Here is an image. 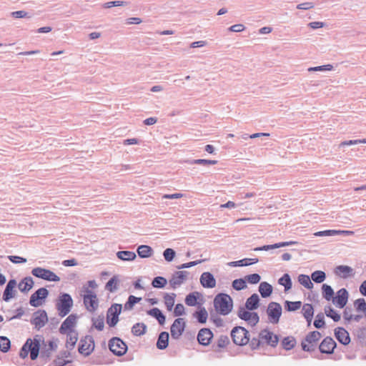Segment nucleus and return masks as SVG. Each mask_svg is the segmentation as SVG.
<instances>
[{"instance_id":"393cba45","label":"nucleus","mask_w":366,"mask_h":366,"mask_svg":"<svg viewBox=\"0 0 366 366\" xmlns=\"http://www.w3.org/2000/svg\"><path fill=\"white\" fill-rule=\"evenodd\" d=\"M335 335L340 343L347 345L350 342L348 332L343 327H337L335 330Z\"/></svg>"},{"instance_id":"e2e57ef3","label":"nucleus","mask_w":366,"mask_h":366,"mask_svg":"<svg viewBox=\"0 0 366 366\" xmlns=\"http://www.w3.org/2000/svg\"><path fill=\"white\" fill-rule=\"evenodd\" d=\"M204 261V259H198V260H196V261H192V262L184 263V264H182L180 265H178L177 267V268L178 269H183L190 268L192 267L196 266V265L202 263Z\"/></svg>"},{"instance_id":"6e6d98bb","label":"nucleus","mask_w":366,"mask_h":366,"mask_svg":"<svg viewBox=\"0 0 366 366\" xmlns=\"http://www.w3.org/2000/svg\"><path fill=\"white\" fill-rule=\"evenodd\" d=\"M176 255V252L172 248H167L163 252V256L167 262H172Z\"/></svg>"},{"instance_id":"39448f33","label":"nucleus","mask_w":366,"mask_h":366,"mask_svg":"<svg viewBox=\"0 0 366 366\" xmlns=\"http://www.w3.org/2000/svg\"><path fill=\"white\" fill-rule=\"evenodd\" d=\"M321 337V333L318 331L309 332L301 343L302 350L306 352L315 351Z\"/></svg>"},{"instance_id":"09e8293b","label":"nucleus","mask_w":366,"mask_h":366,"mask_svg":"<svg viewBox=\"0 0 366 366\" xmlns=\"http://www.w3.org/2000/svg\"><path fill=\"white\" fill-rule=\"evenodd\" d=\"M232 287L237 291L247 288V283L244 277L234 280L232 282Z\"/></svg>"},{"instance_id":"a211bd4d","label":"nucleus","mask_w":366,"mask_h":366,"mask_svg":"<svg viewBox=\"0 0 366 366\" xmlns=\"http://www.w3.org/2000/svg\"><path fill=\"white\" fill-rule=\"evenodd\" d=\"M349 294L346 289L342 288L337 292L336 296L333 297V304L342 309L345 307L348 301Z\"/></svg>"},{"instance_id":"1a4fd4ad","label":"nucleus","mask_w":366,"mask_h":366,"mask_svg":"<svg viewBox=\"0 0 366 366\" xmlns=\"http://www.w3.org/2000/svg\"><path fill=\"white\" fill-rule=\"evenodd\" d=\"M122 306L120 304H113L108 309L107 313V323L109 327H114L119 321V315L121 313Z\"/></svg>"},{"instance_id":"7c9ffc66","label":"nucleus","mask_w":366,"mask_h":366,"mask_svg":"<svg viewBox=\"0 0 366 366\" xmlns=\"http://www.w3.org/2000/svg\"><path fill=\"white\" fill-rule=\"evenodd\" d=\"M169 335L167 332H162L158 336L157 347L159 350H164L168 347Z\"/></svg>"},{"instance_id":"f8f14e48","label":"nucleus","mask_w":366,"mask_h":366,"mask_svg":"<svg viewBox=\"0 0 366 366\" xmlns=\"http://www.w3.org/2000/svg\"><path fill=\"white\" fill-rule=\"evenodd\" d=\"M94 349V340L90 335H86L80 340L78 351L84 356L89 355Z\"/></svg>"},{"instance_id":"a19ab883","label":"nucleus","mask_w":366,"mask_h":366,"mask_svg":"<svg viewBox=\"0 0 366 366\" xmlns=\"http://www.w3.org/2000/svg\"><path fill=\"white\" fill-rule=\"evenodd\" d=\"M298 282L307 289L310 290L313 288V283L311 282L310 277L307 274H300L298 276Z\"/></svg>"},{"instance_id":"c756f323","label":"nucleus","mask_w":366,"mask_h":366,"mask_svg":"<svg viewBox=\"0 0 366 366\" xmlns=\"http://www.w3.org/2000/svg\"><path fill=\"white\" fill-rule=\"evenodd\" d=\"M147 314L155 318L160 325H163L165 323L166 317L159 308L154 307L148 310Z\"/></svg>"},{"instance_id":"bf43d9fd","label":"nucleus","mask_w":366,"mask_h":366,"mask_svg":"<svg viewBox=\"0 0 366 366\" xmlns=\"http://www.w3.org/2000/svg\"><path fill=\"white\" fill-rule=\"evenodd\" d=\"M137 303V297L134 295H130L128 298L127 302L124 305V310H129L132 309L134 305Z\"/></svg>"},{"instance_id":"4d7b16f0","label":"nucleus","mask_w":366,"mask_h":366,"mask_svg":"<svg viewBox=\"0 0 366 366\" xmlns=\"http://www.w3.org/2000/svg\"><path fill=\"white\" fill-rule=\"evenodd\" d=\"M229 343V339L227 335H220L217 342L218 348H224Z\"/></svg>"},{"instance_id":"c9c22d12","label":"nucleus","mask_w":366,"mask_h":366,"mask_svg":"<svg viewBox=\"0 0 366 366\" xmlns=\"http://www.w3.org/2000/svg\"><path fill=\"white\" fill-rule=\"evenodd\" d=\"M278 283L285 287V291L287 292L292 288V280L289 274H284L278 280Z\"/></svg>"},{"instance_id":"cd10ccee","label":"nucleus","mask_w":366,"mask_h":366,"mask_svg":"<svg viewBox=\"0 0 366 366\" xmlns=\"http://www.w3.org/2000/svg\"><path fill=\"white\" fill-rule=\"evenodd\" d=\"M66 334V347L68 350H71L74 348V346L78 340V333L75 330H71Z\"/></svg>"},{"instance_id":"13d9d810","label":"nucleus","mask_w":366,"mask_h":366,"mask_svg":"<svg viewBox=\"0 0 366 366\" xmlns=\"http://www.w3.org/2000/svg\"><path fill=\"white\" fill-rule=\"evenodd\" d=\"M333 69V66L332 64H326L322 66H318L315 67H310L308 69L309 71H331Z\"/></svg>"},{"instance_id":"a878e982","label":"nucleus","mask_w":366,"mask_h":366,"mask_svg":"<svg viewBox=\"0 0 366 366\" xmlns=\"http://www.w3.org/2000/svg\"><path fill=\"white\" fill-rule=\"evenodd\" d=\"M298 242L296 241H289V242H282L275 243L274 244H267L264 245L262 247H255L254 249V251H268L273 249H277L280 247H287V246H291L297 244Z\"/></svg>"},{"instance_id":"49530a36","label":"nucleus","mask_w":366,"mask_h":366,"mask_svg":"<svg viewBox=\"0 0 366 366\" xmlns=\"http://www.w3.org/2000/svg\"><path fill=\"white\" fill-rule=\"evenodd\" d=\"M302 302L300 301H285V308L288 312H293L299 310L301 307Z\"/></svg>"},{"instance_id":"473e14b6","label":"nucleus","mask_w":366,"mask_h":366,"mask_svg":"<svg viewBox=\"0 0 366 366\" xmlns=\"http://www.w3.org/2000/svg\"><path fill=\"white\" fill-rule=\"evenodd\" d=\"M272 287L267 282H262L259 285V292L263 298L269 297L272 293Z\"/></svg>"},{"instance_id":"72a5a7b5","label":"nucleus","mask_w":366,"mask_h":366,"mask_svg":"<svg viewBox=\"0 0 366 366\" xmlns=\"http://www.w3.org/2000/svg\"><path fill=\"white\" fill-rule=\"evenodd\" d=\"M193 317L197 319L198 322L204 324L207 322L208 313L204 307H201L193 314Z\"/></svg>"},{"instance_id":"37998d69","label":"nucleus","mask_w":366,"mask_h":366,"mask_svg":"<svg viewBox=\"0 0 366 366\" xmlns=\"http://www.w3.org/2000/svg\"><path fill=\"white\" fill-rule=\"evenodd\" d=\"M311 279L315 283H322L326 279V274L321 270H316L311 274Z\"/></svg>"},{"instance_id":"69168bd1","label":"nucleus","mask_w":366,"mask_h":366,"mask_svg":"<svg viewBox=\"0 0 366 366\" xmlns=\"http://www.w3.org/2000/svg\"><path fill=\"white\" fill-rule=\"evenodd\" d=\"M335 234H339V232L335 229H327L324 231L317 232L314 234L316 237H322V236H332Z\"/></svg>"},{"instance_id":"c85d7f7f","label":"nucleus","mask_w":366,"mask_h":366,"mask_svg":"<svg viewBox=\"0 0 366 366\" xmlns=\"http://www.w3.org/2000/svg\"><path fill=\"white\" fill-rule=\"evenodd\" d=\"M34 280L31 277H24L18 285L19 290L24 293L28 292L34 286Z\"/></svg>"},{"instance_id":"9b49d317","label":"nucleus","mask_w":366,"mask_h":366,"mask_svg":"<svg viewBox=\"0 0 366 366\" xmlns=\"http://www.w3.org/2000/svg\"><path fill=\"white\" fill-rule=\"evenodd\" d=\"M246 310L244 307H240L237 312V316L241 320L247 322L250 325L255 326L259 321L258 314Z\"/></svg>"},{"instance_id":"412c9836","label":"nucleus","mask_w":366,"mask_h":366,"mask_svg":"<svg viewBox=\"0 0 366 366\" xmlns=\"http://www.w3.org/2000/svg\"><path fill=\"white\" fill-rule=\"evenodd\" d=\"M200 284L204 288L212 289L216 286V280L209 272H203L199 278Z\"/></svg>"},{"instance_id":"423d86ee","label":"nucleus","mask_w":366,"mask_h":366,"mask_svg":"<svg viewBox=\"0 0 366 366\" xmlns=\"http://www.w3.org/2000/svg\"><path fill=\"white\" fill-rule=\"evenodd\" d=\"M282 308L280 303L271 302L269 303L267 309V314L269 322L272 324H277L280 322L282 315Z\"/></svg>"},{"instance_id":"a18cd8bd","label":"nucleus","mask_w":366,"mask_h":366,"mask_svg":"<svg viewBox=\"0 0 366 366\" xmlns=\"http://www.w3.org/2000/svg\"><path fill=\"white\" fill-rule=\"evenodd\" d=\"M325 313L333 320L334 322H338L340 320V315L330 306L325 307Z\"/></svg>"},{"instance_id":"052dcab7","label":"nucleus","mask_w":366,"mask_h":366,"mask_svg":"<svg viewBox=\"0 0 366 366\" xmlns=\"http://www.w3.org/2000/svg\"><path fill=\"white\" fill-rule=\"evenodd\" d=\"M117 281L115 277L111 278L106 284V290L111 292H114L117 289Z\"/></svg>"},{"instance_id":"5fc2aeb1","label":"nucleus","mask_w":366,"mask_h":366,"mask_svg":"<svg viewBox=\"0 0 366 366\" xmlns=\"http://www.w3.org/2000/svg\"><path fill=\"white\" fill-rule=\"evenodd\" d=\"M185 303L188 306H195L197 304V297L194 293H189L186 296Z\"/></svg>"},{"instance_id":"3c124183","label":"nucleus","mask_w":366,"mask_h":366,"mask_svg":"<svg viewBox=\"0 0 366 366\" xmlns=\"http://www.w3.org/2000/svg\"><path fill=\"white\" fill-rule=\"evenodd\" d=\"M190 164H200V165H209V164H216L217 163V160H209L204 159H192L187 162Z\"/></svg>"},{"instance_id":"864d4df0","label":"nucleus","mask_w":366,"mask_h":366,"mask_svg":"<svg viewBox=\"0 0 366 366\" xmlns=\"http://www.w3.org/2000/svg\"><path fill=\"white\" fill-rule=\"evenodd\" d=\"M325 317L323 313L320 312L316 315L315 320L314 322V326L317 328L320 329L325 326Z\"/></svg>"},{"instance_id":"4be33fe9","label":"nucleus","mask_w":366,"mask_h":366,"mask_svg":"<svg viewBox=\"0 0 366 366\" xmlns=\"http://www.w3.org/2000/svg\"><path fill=\"white\" fill-rule=\"evenodd\" d=\"M213 337L212 332L208 328L201 329L197 335V340L202 345L207 346L209 345L211 340Z\"/></svg>"},{"instance_id":"0e129e2a","label":"nucleus","mask_w":366,"mask_h":366,"mask_svg":"<svg viewBox=\"0 0 366 366\" xmlns=\"http://www.w3.org/2000/svg\"><path fill=\"white\" fill-rule=\"evenodd\" d=\"M11 16L16 19H20V18H27L30 19L31 17L29 14L25 11H16L11 13Z\"/></svg>"},{"instance_id":"4c0bfd02","label":"nucleus","mask_w":366,"mask_h":366,"mask_svg":"<svg viewBox=\"0 0 366 366\" xmlns=\"http://www.w3.org/2000/svg\"><path fill=\"white\" fill-rule=\"evenodd\" d=\"M175 293H165L164 295V304L168 311H171L174 307L175 302Z\"/></svg>"},{"instance_id":"f3484780","label":"nucleus","mask_w":366,"mask_h":366,"mask_svg":"<svg viewBox=\"0 0 366 366\" xmlns=\"http://www.w3.org/2000/svg\"><path fill=\"white\" fill-rule=\"evenodd\" d=\"M259 337L262 340H264L265 342L268 345H269V346H271L272 347H275L277 345L278 342H279V337H278V335H274L273 332L269 331L267 329L262 330L259 333Z\"/></svg>"},{"instance_id":"de8ad7c7","label":"nucleus","mask_w":366,"mask_h":366,"mask_svg":"<svg viewBox=\"0 0 366 366\" xmlns=\"http://www.w3.org/2000/svg\"><path fill=\"white\" fill-rule=\"evenodd\" d=\"M167 283V280L166 278L158 276L153 279L152 282V285L155 288H164Z\"/></svg>"},{"instance_id":"58836bf2","label":"nucleus","mask_w":366,"mask_h":366,"mask_svg":"<svg viewBox=\"0 0 366 366\" xmlns=\"http://www.w3.org/2000/svg\"><path fill=\"white\" fill-rule=\"evenodd\" d=\"M117 256L123 261L134 260L137 257L134 252L130 251H119L117 253Z\"/></svg>"},{"instance_id":"2eb2a0df","label":"nucleus","mask_w":366,"mask_h":366,"mask_svg":"<svg viewBox=\"0 0 366 366\" xmlns=\"http://www.w3.org/2000/svg\"><path fill=\"white\" fill-rule=\"evenodd\" d=\"M189 274L187 271L174 272L169 281L170 287L174 290L181 286L187 280Z\"/></svg>"},{"instance_id":"79ce46f5","label":"nucleus","mask_w":366,"mask_h":366,"mask_svg":"<svg viewBox=\"0 0 366 366\" xmlns=\"http://www.w3.org/2000/svg\"><path fill=\"white\" fill-rule=\"evenodd\" d=\"M92 327L96 328L99 331H102L104 328V317L102 315H99L97 317H92Z\"/></svg>"},{"instance_id":"b1692460","label":"nucleus","mask_w":366,"mask_h":366,"mask_svg":"<svg viewBox=\"0 0 366 366\" xmlns=\"http://www.w3.org/2000/svg\"><path fill=\"white\" fill-rule=\"evenodd\" d=\"M16 286V281L15 280H10L4 291L2 299L5 302H9L14 297V288Z\"/></svg>"},{"instance_id":"c03bdc74","label":"nucleus","mask_w":366,"mask_h":366,"mask_svg":"<svg viewBox=\"0 0 366 366\" xmlns=\"http://www.w3.org/2000/svg\"><path fill=\"white\" fill-rule=\"evenodd\" d=\"M354 307L357 312H361L366 316V302L363 298H359L354 302Z\"/></svg>"},{"instance_id":"aec40b11","label":"nucleus","mask_w":366,"mask_h":366,"mask_svg":"<svg viewBox=\"0 0 366 366\" xmlns=\"http://www.w3.org/2000/svg\"><path fill=\"white\" fill-rule=\"evenodd\" d=\"M336 345V342L332 337H327L320 343L319 350L321 353L332 354L333 353Z\"/></svg>"},{"instance_id":"e433bc0d","label":"nucleus","mask_w":366,"mask_h":366,"mask_svg":"<svg viewBox=\"0 0 366 366\" xmlns=\"http://www.w3.org/2000/svg\"><path fill=\"white\" fill-rule=\"evenodd\" d=\"M296 340L292 336L285 337L282 341V346L285 350H290L296 345Z\"/></svg>"},{"instance_id":"dca6fc26","label":"nucleus","mask_w":366,"mask_h":366,"mask_svg":"<svg viewBox=\"0 0 366 366\" xmlns=\"http://www.w3.org/2000/svg\"><path fill=\"white\" fill-rule=\"evenodd\" d=\"M48 321L47 314L45 310H39L33 314L31 323L34 325L36 330L43 327Z\"/></svg>"},{"instance_id":"774afa93","label":"nucleus","mask_w":366,"mask_h":366,"mask_svg":"<svg viewBox=\"0 0 366 366\" xmlns=\"http://www.w3.org/2000/svg\"><path fill=\"white\" fill-rule=\"evenodd\" d=\"M51 352H52L49 350L47 347L45 346L42 347L41 350H39L40 357L44 360H47L49 359Z\"/></svg>"},{"instance_id":"f704fd0d","label":"nucleus","mask_w":366,"mask_h":366,"mask_svg":"<svg viewBox=\"0 0 366 366\" xmlns=\"http://www.w3.org/2000/svg\"><path fill=\"white\" fill-rule=\"evenodd\" d=\"M154 254L153 249L146 244L139 245V257L140 258H148L152 256Z\"/></svg>"},{"instance_id":"2f4dec72","label":"nucleus","mask_w":366,"mask_h":366,"mask_svg":"<svg viewBox=\"0 0 366 366\" xmlns=\"http://www.w3.org/2000/svg\"><path fill=\"white\" fill-rule=\"evenodd\" d=\"M302 312L304 317L307 322L308 325H310L313 315L314 308L311 304H305L302 307Z\"/></svg>"},{"instance_id":"680f3d73","label":"nucleus","mask_w":366,"mask_h":366,"mask_svg":"<svg viewBox=\"0 0 366 366\" xmlns=\"http://www.w3.org/2000/svg\"><path fill=\"white\" fill-rule=\"evenodd\" d=\"M259 259L257 258H244L240 260H238V262L239 263V267H245L249 266L251 264H254L257 263Z\"/></svg>"},{"instance_id":"603ef678","label":"nucleus","mask_w":366,"mask_h":366,"mask_svg":"<svg viewBox=\"0 0 366 366\" xmlns=\"http://www.w3.org/2000/svg\"><path fill=\"white\" fill-rule=\"evenodd\" d=\"M244 279L246 280V283L248 282L252 285H255V284H257L260 281L261 277L259 274L254 273L252 274L246 275L244 277Z\"/></svg>"},{"instance_id":"f257e3e1","label":"nucleus","mask_w":366,"mask_h":366,"mask_svg":"<svg viewBox=\"0 0 366 366\" xmlns=\"http://www.w3.org/2000/svg\"><path fill=\"white\" fill-rule=\"evenodd\" d=\"M214 307L219 314L227 315L233 307L232 299L225 293H219L214 299Z\"/></svg>"},{"instance_id":"8fccbe9b","label":"nucleus","mask_w":366,"mask_h":366,"mask_svg":"<svg viewBox=\"0 0 366 366\" xmlns=\"http://www.w3.org/2000/svg\"><path fill=\"white\" fill-rule=\"evenodd\" d=\"M11 342L9 338L4 336H0V350L6 352L10 349Z\"/></svg>"},{"instance_id":"338daca9","label":"nucleus","mask_w":366,"mask_h":366,"mask_svg":"<svg viewBox=\"0 0 366 366\" xmlns=\"http://www.w3.org/2000/svg\"><path fill=\"white\" fill-rule=\"evenodd\" d=\"M127 4V3L126 1H109V2L104 3L103 4V8L109 9L112 6H125Z\"/></svg>"},{"instance_id":"5701e85b","label":"nucleus","mask_w":366,"mask_h":366,"mask_svg":"<svg viewBox=\"0 0 366 366\" xmlns=\"http://www.w3.org/2000/svg\"><path fill=\"white\" fill-rule=\"evenodd\" d=\"M336 275L343 279H347L355 275L354 270L352 267L347 265H339L335 269Z\"/></svg>"},{"instance_id":"bb28decb","label":"nucleus","mask_w":366,"mask_h":366,"mask_svg":"<svg viewBox=\"0 0 366 366\" xmlns=\"http://www.w3.org/2000/svg\"><path fill=\"white\" fill-rule=\"evenodd\" d=\"M259 297L257 294L254 293L248 297L245 302V309L253 311L258 308L259 305Z\"/></svg>"},{"instance_id":"4468645a","label":"nucleus","mask_w":366,"mask_h":366,"mask_svg":"<svg viewBox=\"0 0 366 366\" xmlns=\"http://www.w3.org/2000/svg\"><path fill=\"white\" fill-rule=\"evenodd\" d=\"M49 295V291L44 287L38 289L33 293L29 300V304L35 307H39L42 305V300H45Z\"/></svg>"},{"instance_id":"f03ea898","label":"nucleus","mask_w":366,"mask_h":366,"mask_svg":"<svg viewBox=\"0 0 366 366\" xmlns=\"http://www.w3.org/2000/svg\"><path fill=\"white\" fill-rule=\"evenodd\" d=\"M40 347L41 345L39 340L36 339H34V340L28 339L21 347L19 356L24 359L28 356L29 352L30 358L32 360H35L39 355Z\"/></svg>"},{"instance_id":"0eeeda50","label":"nucleus","mask_w":366,"mask_h":366,"mask_svg":"<svg viewBox=\"0 0 366 366\" xmlns=\"http://www.w3.org/2000/svg\"><path fill=\"white\" fill-rule=\"evenodd\" d=\"M86 294L83 296L84 305L86 309L90 312H94L99 306L97 295L89 288H84Z\"/></svg>"},{"instance_id":"9d476101","label":"nucleus","mask_w":366,"mask_h":366,"mask_svg":"<svg viewBox=\"0 0 366 366\" xmlns=\"http://www.w3.org/2000/svg\"><path fill=\"white\" fill-rule=\"evenodd\" d=\"M109 348L117 356L124 355L127 350L125 342L119 337H113L109 341Z\"/></svg>"},{"instance_id":"ddd939ff","label":"nucleus","mask_w":366,"mask_h":366,"mask_svg":"<svg viewBox=\"0 0 366 366\" xmlns=\"http://www.w3.org/2000/svg\"><path fill=\"white\" fill-rule=\"evenodd\" d=\"M186 327V322L184 318L176 319L170 327L171 336L174 340H178L183 334Z\"/></svg>"},{"instance_id":"7ed1b4c3","label":"nucleus","mask_w":366,"mask_h":366,"mask_svg":"<svg viewBox=\"0 0 366 366\" xmlns=\"http://www.w3.org/2000/svg\"><path fill=\"white\" fill-rule=\"evenodd\" d=\"M73 306V300L68 293H61L56 300V308L61 317L67 315Z\"/></svg>"},{"instance_id":"6e6552de","label":"nucleus","mask_w":366,"mask_h":366,"mask_svg":"<svg viewBox=\"0 0 366 366\" xmlns=\"http://www.w3.org/2000/svg\"><path fill=\"white\" fill-rule=\"evenodd\" d=\"M31 274L36 277L51 282H59L60 278L52 271L42 267H35L31 270Z\"/></svg>"},{"instance_id":"6ab92c4d","label":"nucleus","mask_w":366,"mask_h":366,"mask_svg":"<svg viewBox=\"0 0 366 366\" xmlns=\"http://www.w3.org/2000/svg\"><path fill=\"white\" fill-rule=\"evenodd\" d=\"M76 315L71 314L69 315L61 323V327L59 328V332L62 335H64L68 332L73 330L72 328L75 326L76 323Z\"/></svg>"},{"instance_id":"20e7f679","label":"nucleus","mask_w":366,"mask_h":366,"mask_svg":"<svg viewBox=\"0 0 366 366\" xmlns=\"http://www.w3.org/2000/svg\"><path fill=\"white\" fill-rule=\"evenodd\" d=\"M233 342L239 346L247 345L249 341V332L243 327H234L231 331Z\"/></svg>"},{"instance_id":"ea45409f","label":"nucleus","mask_w":366,"mask_h":366,"mask_svg":"<svg viewBox=\"0 0 366 366\" xmlns=\"http://www.w3.org/2000/svg\"><path fill=\"white\" fill-rule=\"evenodd\" d=\"M322 297L327 301L333 300L334 290L331 286L324 284L322 286Z\"/></svg>"}]
</instances>
